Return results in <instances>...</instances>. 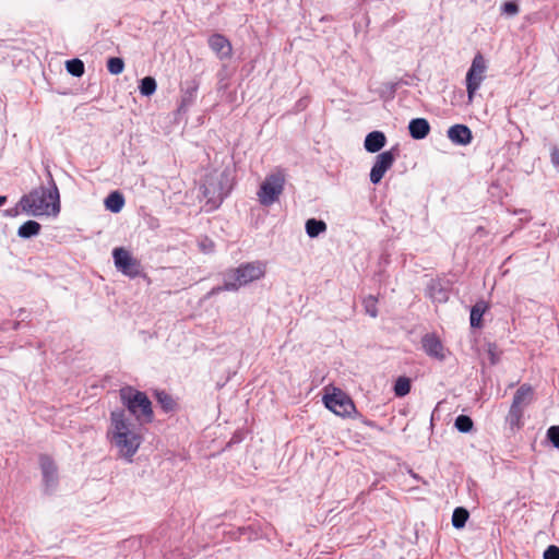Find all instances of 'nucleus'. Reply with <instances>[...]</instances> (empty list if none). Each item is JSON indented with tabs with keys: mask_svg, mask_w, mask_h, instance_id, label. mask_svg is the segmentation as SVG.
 Returning <instances> with one entry per match:
<instances>
[{
	"mask_svg": "<svg viewBox=\"0 0 559 559\" xmlns=\"http://www.w3.org/2000/svg\"><path fill=\"white\" fill-rule=\"evenodd\" d=\"M423 348L426 354L438 360H443L445 357L444 347L440 338L436 334H426L421 338Z\"/></svg>",
	"mask_w": 559,
	"mask_h": 559,
	"instance_id": "9d476101",
	"label": "nucleus"
},
{
	"mask_svg": "<svg viewBox=\"0 0 559 559\" xmlns=\"http://www.w3.org/2000/svg\"><path fill=\"white\" fill-rule=\"evenodd\" d=\"M487 62L481 53H476L466 73V92L471 104L486 78Z\"/></svg>",
	"mask_w": 559,
	"mask_h": 559,
	"instance_id": "0eeeda50",
	"label": "nucleus"
},
{
	"mask_svg": "<svg viewBox=\"0 0 559 559\" xmlns=\"http://www.w3.org/2000/svg\"><path fill=\"white\" fill-rule=\"evenodd\" d=\"M119 395L122 405L140 424H148L153 421L154 413L152 402L146 393L132 386H124L120 389Z\"/></svg>",
	"mask_w": 559,
	"mask_h": 559,
	"instance_id": "20e7f679",
	"label": "nucleus"
},
{
	"mask_svg": "<svg viewBox=\"0 0 559 559\" xmlns=\"http://www.w3.org/2000/svg\"><path fill=\"white\" fill-rule=\"evenodd\" d=\"M7 202L5 195H0V206H2Z\"/></svg>",
	"mask_w": 559,
	"mask_h": 559,
	"instance_id": "f704fd0d",
	"label": "nucleus"
},
{
	"mask_svg": "<svg viewBox=\"0 0 559 559\" xmlns=\"http://www.w3.org/2000/svg\"><path fill=\"white\" fill-rule=\"evenodd\" d=\"M385 142L386 138L383 132L372 131L367 134L364 145L369 153H377L385 145Z\"/></svg>",
	"mask_w": 559,
	"mask_h": 559,
	"instance_id": "dca6fc26",
	"label": "nucleus"
},
{
	"mask_svg": "<svg viewBox=\"0 0 559 559\" xmlns=\"http://www.w3.org/2000/svg\"><path fill=\"white\" fill-rule=\"evenodd\" d=\"M362 305L365 308V311L367 314H369L371 318H376L378 316V298L369 295L362 300Z\"/></svg>",
	"mask_w": 559,
	"mask_h": 559,
	"instance_id": "c85d7f7f",
	"label": "nucleus"
},
{
	"mask_svg": "<svg viewBox=\"0 0 559 559\" xmlns=\"http://www.w3.org/2000/svg\"><path fill=\"white\" fill-rule=\"evenodd\" d=\"M266 264L261 261L242 263L238 267L226 273L223 286L214 287L211 294H218L223 290L236 292L241 286L260 280L265 275Z\"/></svg>",
	"mask_w": 559,
	"mask_h": 559,
	"instance_id": "7ed1b4c3",
	"label": "nucleus"
},
{
	"mask_svg": "<svg viewBox=\"0 0 559 559\" xmlns=\"http://www.w3.org/2000/svg\"><path fill=\"white\" fill-rule=\"evenodd\" d=\"M226 194H227V191H223V189L221 188L219 191L217 192V194L214 195L213 207H217L218 204L226 197Z\"/></svg>",
	"mask_w": 559,
	"mask_h": 559,
	"instance_id": "473e14b6",
	"label": "nucleus"
},
{
	"mask_svg": "<svg viewBox=\"0 0 559 559\" xmlns=\"http://www.w3.org/2000/svg\"><path fill=\"white\" fill-rule=\"evenodd\" d=\"M397 155V147H392L391 150L377 155L376 162L370 171V181L373 185H377L382 180L385 173L393 166Z\"/></svg>",
	"mask_w": 559,
	"mask_h": 559,
	"instance_id": "1a4fd4ad",
	"label": "nucleus"
},
{
	"mask_svg": "<svg viewBox=\"0 0 559 559\" xmlns=\"http://www.w3.org/2000/svg\"><path fill=\"white\" fill-rule=\"evenodd\" d=\"M455 428L461 432H469L473 429V420L469 416L459 415L454 423Z\"/></svg>",
	"mask_w": 559,
	"mask_h": 559,
	"instance_id": "cd10ccee",
	"label": "nucleus"
},
{
	"mask_svg": "<svg viewBox=\"0 0 559 559\" xmlns=\"http://www.w3.org/2000/svg\"><path fill=\"white\" fill-rule=\"evenodd\" d=\"M67 71L73 76H82L84 74V63L80 59H71L66 62Z\"/></svg>",
	"mask_w": 559,
	"mask_h": 559,
	"instance_id": "bb28decb",
	"label": "nucleus"
},
{
	"mask_svg": "<svg viewBox=\"0 0 559 559\" xmlns=\"http://www.w3.org/2000/svg\"><path fill=\"white\" fill-rule=\"evenodd\" d=\"M110 419L111 442L118 448L121 456L131 460L142 443L140 430L127 418L124 411L112 412Z\"/></svg>",
	"mask_w": 559,
	"mask_h": 559,
	"instance_id": "f257e3e1",
	"label": "nucleus"
},
{
	"mask_svg": "<svg viewBox=\"0 0 559 559\" xmlns=\"http://www.w3.org/2000/svg\"><path fill=\"white\" fill-rule=\"evenodd\" d=\"M534 392L531 385L522 384L515 392L512 401V406L525 409L533 401Z\"/></svg>",
	"mask_w": 559,
	"mask_h": 559,
	"instance_id": "4468645a",
	"label": "nucleus"
},
{
	"mask_svg": "<svg viewBox=\"0 0 559 559\" xmlns=\"http://www.w3.org/2000/svg\"><path fill=\"white\" fill-rule=\"evenodd\" d=\"M326 230V224L323 221L310 218L306 222V231L309 237L314 238Z\"/></svg>",
	"mask_w": 559,
	"mask_h": 559,
	"instance_id": "412c9836",
	"label": "nucleus"
},
{
	"mask_svg": "<svg viewBox=\"0 0 559 559\" xmlns=\"http://www.w3.org/2000/svg\"><path fill=\"white\" fill-rule=\"evenodd\" d=\"M40 224L36 221H27L19 227L17 235L22 238H31L40 231Z\"/></svg>",
	"mask_w": 559,
	"mask_h": 559,
	"instance_id": "aec40b11",
	"label": "nucleus"
},
{
	"mask_svg": "<svg viewBox=\"0 0 559 559\" xmlns=\"http://www.w3.org/2000/svg\"><path fill=\"white\" fill-rule=\"evenodd\" d=\"M523 416L524 409L512 405L510 406L506 420L513 432L520 430L523 427Z\"/></svg>",
	"mask_w": 559,
	"mask_h": 559,
	"instance_id": "a211bd4d",
	"label": "nucleus"
},
{
	"mask_svg": "<svg viewBox=\"0 0 559 559\" xmlns=\"http://www.w3.org/2000/svg\"><path fill=\"white\" fill-rule=\"evenodd\" d=\"M328 409L341 417H350L356 412L353 400L341 389L333 386L331 392L323 396Z\"/></svg>",
	"mask_w": 559,
	"mask_h": 559,
	"instance_id": "423d86ee",
	"label": "nucleus"
},
{
	"mask_svg": "<svg viewBox=\"0 0 559 559\" xmlns=\"http://www.w3.org/2000/svg\"><path fill=\"white\" fill-rule=\"evenodd\" d=\"M409 134L415 140L425 139L430 132V124L425 118H415L408 124Z\"/></svg>",
	"mask_w": 559,
	"mask_h": 559,
	"instance_id": "2eb2a0df",
	"label": "nucleus"
},
{
	"mask_svg": "<svg viewBox=\"0 0 559 559\" xmlns=\"http://www.w3.org/2000/svg\"><path fill=\"white\" fill-rule=\"evenodd\" d=\"M469 518V513L465 508L459 507L454 509L452 514V525L455 528H462L465 526L467 520Z\"/></svg>",
	"mask_w": 559,
	"mask_h": 559,
	"instance_id": "4be33fe9",
	"label": "nucleus"
},
{
	"mask_svg": "<svg viewBox=\"0 0 559 559\" xmlns=\"http://www.w3.org/2000/svg\"><path fill=\"white\" fill-rule=\"evenodd\" d=\"M547 438L556 448H559V426H551L547 430Z\"/></svg>",
	"mask_w": 559,
	"mask_h": 559,
	"instance_id": "c756f323",
	"label": "nucleus"
},
{
	"mask_svg": "<svg viewBox=\"0 0 559 559\" xmlns=\"http://www.w3.org/2000/svg\"><path fill=\"white\" fill-rule=\"evenodd\" d=\"M285 181L286 175L281 168L269 174L258 191L259 202L264 206L275 203L284 191Z\"/></svg>",
	"mask_w": 559,
	"mask_h": 559,
	"instance_id": "39448f33",
	"label": "nucleus"
},
{
	"mask_svg": "<svg viewBox=\"0 0 559 559\" xmlns=\"http://www.w3.org/2000/svg\"><path fill=\"white\" fill-rule=\"evenodd\" d=\"M115 266L129 277H138L141 274V262L122 247L112 251Z\"/></svg>",
	"mask_w": 559,
	"mask_h": 559,
	"instance_id": "6e6552de",
	"label": "nucleus"
},
{
	"mask_svg": "<svg viewBox=\"0 0 559 559\" xmlns=\"http://www.w3.org/2000/svg\"><path fill=\"white\" fill-rule=\"evenodd\" d=\"M39 465L43 473L44 481L50 486L57 481V465L51 456L47 454L39 455Z\"/></svg>",
	"mask_w": 559,
	"mask_h": 559,
	"instance_id": "f8f14e48",
	"label": "nucleus"
},
{
	"mask_svg": "<svg viewBox=\"0 0 559 559\" xmlns=\"http://www.w3.org/2000/svg\"><path fill=\"white\" fill-rule=\"evenodd\" d=\"M123 205V195L118 191L111 192L105 200L106 209L111 211L112 213H119L122 210Z\"/></svg>",
	"mask_w": 559,
	"mask_h": 559,
	"instance_id": "6ab92c4d",
	"label": "nucleus"
},
{
	"mask_svg": "<svg viewBox=\"0 0 559 559\" xmlns=\"http://www.w3.org/2000/svg\"><path fill=\"white\" fill-rule=\"evenodd\" d=\"M107 70L112 75H118L124 70V61L119 57H111L107 60Z\"/></svg>",
	"mask_w": 559,
	"mask_h": 559,
	"instance_id": "a878e982",
	"label": "nucleus"
},
{
	"mask_svg": "<svg viewBox=\"0 0 559 559\" xmlns=\"http://www.w3.org/2000/svg\"><path fill=\"white\" fill-rule=\"evenodd\" d=\"M448 138L455 144L467 145L472 142L471 129L465 124H454L448 130Z\"/></svg>",
	"mask_w": 559,
	"mask_h": 559,
	"instance_id": "9b49d317",
	"label": "nucleus"
},
{
	"mask_svg": "<svg viewBox=\"0 0 559 559\" xmlns=\"http://www.w3.org/2000/svg\"><path fill=\"white\" fill-rule=\"evenodd\" d=\"M544 559H559V547L550 545L544 551Z\"/></svg>",
	"mask_w": 559,
	"mask_h": 559,
	"instance_id": "2f4dec72",
	"label": "nucleus"
},
{
	"mask_svg": "<svg viewBox=\"0 0 559 559\" xmlns=\"http://www.w3.org/2000/svg\"><path fill=\"white\" fill-rule=\"evenodd\" d=\"M157 87L156 81L153 76H145L140 83V93L143 96H151L155 93Z\"/></svg>",
	"mask_w": 559,
	"mask_h": 559,
	"instance_id": "b1692460",
	"label": "nucleus"
},
{
	"mask_svg": "<svg viewBox=\"0 0 559 559\" xmlns=\"http://www.w3.org/2000/svg\"><path fill=\"white\" fill-rule=\"evenodd\" d=\"M489 309L488 302L485 300H478L471 309V326L472 328H481L483 326V316Z\"/></svg>",
	"mask_w": 559,
	"mask_h": 559,
	"instance_id": "f3484780",
	"label": "nucleus"
},
{
	"mask_svg": "<svg viewBox=\"0 0 559 559\" xmlns=\"http://www.w3.org/2000/svg\"><path fill=\"white\" fill-rule=\"evenodd\" d=\"M203 193L205 197H210L212 194L211 188L205 186ZM213 194H215V191H213Z\"/></svg>",
	"mask_w": 559,
	"mask_h": 559,
	"instance_id": "72a5a7b5",
	"label": "nucleus"
},
{
	"mask_svg": "<svg viewBox=\"0 0 559 559\" xmlns=\"http://www.w3.org/2000/svg\"><path fill=\"white\" fill-rule=\"evenodd\" d=\"M156 399H157L158 404L162 406V408L165 412H171V411L175 409L176 402L174 401V399L168 393H166V392H157L156 393Z\"/></svg>",
	"mask_w": 559,
	"mask_h": 559,
	"instance_id": "393cba45",
	"label": "nucleus"
},
{
	"mask_svg": "<svg viewBox=\"0 0 559 559\" xmlns=\"http://www.w3.org/2000/svg\"><path fill=\"white\" fill-rule=\"evenodd\" d=\"M209 46L222 59L229 58L231 56V44L221 34L212 35L209 38Z\"/></svg>",
	"mask_w": 559,
	"mask_h": 559,
	"instance_id": "ddd939ff",
	"label": "nucleus"
},
{
	"mask_svg": "<svg viewBox=\"0 0 559 559\" xmlns=\"http://www.w3.org/2000/svg\"><path fill=\"white\" fill-rule=\"evenodd\" d=\"M23 212L33 216H56L60 212V197L55 181L51 188L38 187L20 200Z\"/></svg>",
	"mask_w": 559,
	"mask_h": 559,
	"instance_id": "f03ea898",
	"label": "nucleus"
},
{
	"mask_svg": "<svg viewBox=\"0 0 559 559\" xmlns=\"http://www.w3.org/2000/svg\"><path fill=\"white\" fill-rule=\"evenodd\" d=\"M411 386V380L407 377H399L394 384V394L403 397L409 393Z\"/></svg>",
	"mask_w": 559,
	"mask_h": 559,
	"instance_id": "5701e85b",
	"label": "nucleus"
},
{
	"mask_svg": "<svg viewBox=\"0 0 559 559\" xmlns=\"http://www.w3.org/2000/svg\"><path fill=\"white\" fill-rule=\"evenodd\" d=\"M519 11V5L514 1L504 2L502 5V12L507 15H515Z\"/></svg>",
	"mask_w": 559,
	"mask_h": 559,
	"instance_id": "7c9ffc66",
	"label": "nucleus"
}]
</instances>
